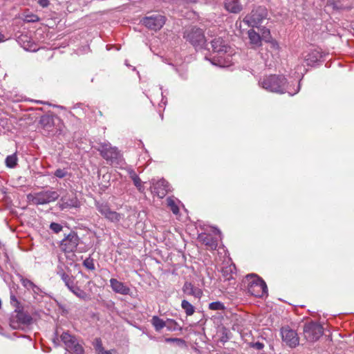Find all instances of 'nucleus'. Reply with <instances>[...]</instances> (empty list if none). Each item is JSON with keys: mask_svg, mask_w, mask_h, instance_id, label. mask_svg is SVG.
<instances>
[{"mask_svg": "<svg viewBox=\"0 0 354 354\" xmlns=\"http://www.w3.org/2000/svg\"><path fill=\"white\" fill-rule=\"evenodd\" d=\"M261 87L268 91L277 93H284L286 91L288 81L281 75H270L265 76L260 82Z\"/></svg>", "mask_w": 354, "mask_h": 354, "instance_id": "1", "label": "nucleus"}, {"mask_svg": "<svg viewBox=\"0 0 354 354\" xmlns=\"http://www.w3.org/2000/svg\"><path fill=\"white\" fill-rule=\"evenodd\" d=\"M243 283L246 285L248 293L256 297H261L267 292L266 282L257 274H248Z\"/></svg>", "mask_w": 354, "mask_h": 354, "instance_id": "2", "label": "nucleus"}, {"mask_svg": "<svg viewBox=\"0 0 354 354\" xmlns=\"http://www.w3.org/2000/svg\"><path fill=\"white\" fill-rule=\"evenodd\" d=\"M96 149L100 152L101 156L111 164L118 163L121 158V153L118 149L112 147L109 142H101L98 144Z\"/></svg>", "mask_w": 354, "mask_h": 354, "instance_id": "3", "label": "nucleus"}, {"mask_svg": "<svg viewBox=\"0 0 354 354\" xmlns=\"http://www.w3.org/2000/svg\"><path fill=\"white\" fill-rule=\"evenodd\" d=\"M59 196V194L55 191L47 190L35 194H30L27 198L30 203L33 205H44L55 201Z\"/></svg>", "mask_w": 354, "mask_h": 354, "instance_id": "4", "label": "nucleus"}, {"mask_svg": "<svg viewBox=\"0 0 354 354\" xmlns=\"http://www.w3.org/2000/svg\"><path fill=\"white\" fill-rule=\"evenodd\" d=\"M267 10L265 8L259 6L254 8L243 19V22L249 27H257L267 17Z\"/></svg>", "mask_w": 354, "mask_h": 354, "instance_id": "5", "label": "nucleus"}, {"mask_svg": "<svg viewBox=\"0 0 354 354\" xmlns=\"http://www.w3.org/2000/svg\"><path fill=\"white\" fill-rule=\"evenodd\" d=\"M323 334L322 326L315 322H309L304 326V337L308 341L314 342Z\"/></svg>", "mask_w": 354, "mask_h": 354, "instance_id": "6", "label": "nucleus"}, {"mask_svg": "<svg viewBox=\"0 0 354 354\" xmlns=\"http://www.w3.org/2000/svg\"><path fill=\"white\" fill-rule=\"evenodd\" d=\"M80 243V238L77 233L71 232L60 242V250L64 253L74 252Z\"/></svg>", "mask_w": 354, "mask_h": 354, "instance_id": "7", "label": "nucleus"}, {"mask_svg": "<svg viewBox=\"0 0 354 354\" xmlns=\"http://www.w3.org/2000/svg\"><path fill=\"white\" fill-rule=\"evenodd\" d=\"M184 38L193 46H197L205 43V37L202 29L192 27L184 32Z\"/></svg>", "mask_w": 354, "mask_h": 354, "instance_id": "8", "label": "nucleus"}, {"mask_svg": "<svg viewBox=\"0 0 354 354\" xmlns=\"http://www.w3.org/2000/svg\"><path fill=\"white\" fill-rule=\"evenodd\" d=\"M141 21L148 29L157 31L164 26L166 18L162 15L156 14L144 17Z\"/></svg>", "mask_w": 354, "mask_h": 354, "instance_id": "9", "label": "nucleus"}, {"mask_svg": "<svg viewBox=\"0 0 354 354\" xmlns=\"http://www.w3.org/2000/svg\"><path fill=\"white\" fill-rule=\"evenodd\" d=\"M281 335L283 342L290 348H295L299 344V337L297 333L289 326L281 328Z\"/></svg>", "mask_w": 354, "mask_h": 354, "instance_id": "10", "label": "nucleus"}, {"mask_svg": "<svg viewBox=\"0 0 354 354\" xmlns=\"http://www.w3.org/2000/svg\"><path fill=\"white\" fill-rule=\"evenodd\" d=\"M60 337L67 350L73 351L76 354L84 353L82 346L77 342V339L74 336L65 332L61 335Z\"/></svg>", "mask_w": 354, "mask_h": 354, "instance_id": "11", "label": "nucleus"}, {"mask_svg": "<svg viewBox=\"0 0 354 354\" xmlns=\"http://www.w3.org/2000/svg\"><path fill=\"white\" fill-rule=\"evenodd\" d=\"M96 207L98 212L111 222L118 223L122 218V215L115 211L111 210L107 204L97 203Z\"/></svg>", "mask_w": 354, "mask_h": 354, "instance_id": "12", "label": "nucleus"}, {"mask_svg": "<svg viewBox=\"0 0 354 354\" xmlns=\"http://www.w3.org/2000/svg\"><path fill=\"white\" fill-rule=\"evenodd\" d=\"M96 207L98 212L111 222L118 223L122 218V215L115 211L111 210L107 204L97 203Z\"/></svg>", "mask_w": 354, "mask_h": 354, "instance_id": "13", "label": "nucleus"}, {"mask_svg": "<svg viewBox=\"0 0 354 354\" xmlns=\"http://www.w3.org/2000/svg\"><path fill=\"white\" fill-rule=\"evenodd\" d=\"M32 318L27 313L23 310H16V315L12 317L10 320V325L12 328H17L19 325H29L32 323Z\"/></svg>", "mask_w": 354, "mask_h": 354, "instance_id": "14", "label": "nucleus"}, {"mask_svg": "<svg viewBox=\"0 0 354 354\" xmlns=\"http://www.w3.org/2000/svg\"><path fill=\"white\" fill-rule=\"evenodd\" d=\"M198 241L204 245L207 250L213 251L218 247V240L212 234L209 233H201L198 236Z\"/></svg>", "mask_w": 354, "mask_h": 354, "instance_id": "15", "label": "nucleus"}, {"mask_svg": "<svg viewBox=\"0 0 354 354\" xmlns=\"http://www.w3.org/2000/svg\"><path fill=\"white\" fill-rule=\"evenodd\" d=\"M168 192V183L164 180H159L153 183V192L160 198H164Z\"/></svg>", "mask_w": 354, "mask_h": 354, "instance_id": "16", "label": "nucleus"}, {"mask_svg": "<svg viewBox=\"0 0 354 354\" xmlns=\"http://www.w3.org/2000/svg\"><path fill=\"white\" fill-rule=\"evenodd\" d=\"M223 6L227 12L233 14H239L243 9L240 0H224Z\"/></svg>", "mask_w": 354, "mask_h": 354, "instance_id": "17", "label": "nucleus"}, {"mask_svg": "<svg viewBox=\"0 0 354 354\" xmlns=\"http://www.w3.org/2000/svg\"><path fill=\"white\" fill-rule=\"evenodd\" d=\"M110 286L115 292L120 295H129L131 292L128 286L116 279L112 278L110 279Z\"/></svg>", "mask_w": 354, "mask_h": 354, "instance_id": "18", "label": "nucleus"}, {"mask_svg": "<svg viewBox=\"0 0 354 354\" xmlns=\"http://www.w3.org/2000/svg\"><path fill=\"white\" fill-rule=\"evenodd\" d=\"M211 44L213 51L219 54L227 53L230 48V46L221 37L214 39Z\"/></svg>", "mask_w": 354, "mask_h": 354, "instance_id": "19", "label": "nucleus"}, {"mask_svg": "<svg viewBox=\"0 0 354 354\" xmlns=\"http://www.w3.org/2000/svg\"><path fill=\"white\" fill-rule=\"evenodd\" d=\"M183 291L185 294L194 296L196 298H200L203 295V292L200 288L195 287L189 282H185L184 283Z\"/></svg>", "mask_w": 354, "mask_h": 354, "instance_id": "20", "label": "nucleus"}, {"mask_svg": "<svg viewBox=\"0 0 354 354\" xmlns=\"http://www.w3.org/2000/svg\"><path fill=\"white\" fill-rule=\"evenodd\" d=\"M322 57V53L317 49H313L304 56V59L307 62L308 65H312L317 62Z\"/></svg>", "mask_w": 354, "mask_h": 354, "instance_id": "21", "label": "nucleus"}, {"mask_svg": "<svg viewBox=\"0 0 354 354\" xmlns=\"http://www.w3.org/2000/svg\"><path fill=\"white\" fill-rule=\"evenodd\" d=\"M128 174L130 178L133 180L134 185L137 187L140 192H143L145 190V187L142 185V182L138 174L136 173L134 170L132 169H129L127 170Z\"/></svg>", "mask_w": 354, "mask_h": 354, "instance_id": "22", "label": "nucleus"}, {"mask_svg": "<svg viewBox=\"0 0 354 354\" xmlns=\"http://www.w3.org/2000/svg\"><path fill=\"white\" fill-rule=\"evenodd\" d=\"M235 266L234 265H228L222 268V276L226 281H230L234 278Z\"/></svg>", "mask_w": 354, "mask_h": 354, "instance_id": "23", "label": "nucleus"}, {"mask_svg": "<svg viewBox=\"0 0 354 354\" xmlns=\"http://www.w3.org/2000/svg\"><path fill=\"white\" fill-rule=\"evenodd\" d=\"M57 274L63 280L66 286H67L68 289H71L73 286V277L66 274L63 269L59 270L57 272Z\"/></svg>", "mask_w": 354, "mask_h": 354, "instance_id": "24", "label": "nucleus"}, {"mask_svg": "<svg viewBox=\"0 0 354 354\" xmlns=\"http://www.w3.org/2000/svg\"><path fill=\"white\" fill-rule=\"evenodd\" d=\"M248 37L252 44L256 46L261 45V38L259 33L256 32L253 29L248 30Z\"/></svg>", "mask_w": 354, "mask_h": 354, "instance_id": "25", "label": "nucleus"}, {"mask_svg": "<svg viewBox=\"0 0 354 354\" xmlns=\"http://www.w3.org/2000/svg\"><path fill=\"white\" fill-rule=\"evenodd\" d=\"M151 322L156 331H160L167 326L165 322L163 319L156 315L152 317Z\"/></svg>", "mask_w": 354, "mask_h": 354, "instance_id": "26", "label": "nucleus"}, {"mask_svg": "<svg viewBox=\"0 0 354 354\" xmlns=\"http://www.w3.org/2000/svg\"><path fill=\"white\" fill-rule=\"evenodd\" d=\"M181 307L185 310L187 316L192 315L195 312L194 307L193 306V305L185 299L182 301Z\"/></svg>", "mask_w": 354, "mask_h": 354, "instance_id": "27", "label": "nucleus"}, {"mask_svg": "<svg viewBox=\"0 0 354 354\" xmlns=\"http://www.w3.org/2000/svg\"><path fill=\"white\" fill-rule=\"evenodd\" d=\"M21 283L24 287L27 288L28 290H32L35 292H37V290H39V288L30 280L26 278H21Z\"/></svg>", "mask_w": 354, "mask_h": 354, "instance_id": "28", "label": "nucleus"}, {"mask_svg": "<svg viewBox=\"0 0 354 354\" xmlns=\"http://www.w3.org/2000/svg\"><path fill=\"white\" fill-rule=\"evenodd\" d=\"M17 156L16 153L8 156L5 162L8 167L14 168L17 165Z\"/></svg>", "mask_w": 354, "mask_h": 354, "instance_id": "29", "label": "nucleus"}, {"mask_svg": "<svg viewBox=\"0 0 354 354\" xmlns=\"http://www.w3.org/2000/svg\"><path fill=\"white\" fill-rule=\"evenodd\" d=\"M167 205L173 212V214L177 215L179 213V208L174 199L171 198H167Z\"/></svg>", "mask_w": 354, "mask_h": 354, "instance_id": "30", "label": "nucleus"}, {"mask_svg": "<svg viewBox=\"0 0 354 354\" xmlns=\"http://www.w3.org/2000/svg\"><path fill=\"white\" fill-rule=\"evenodd\" d=\"M75 295H76L77 297H80V298H82V299H85L86 297V293L81 290L80 288L78 287H75L74 286H72L71 289H69Z\"/></svg>", "mask_w": 354, "mask_h": 354, "instance_id": "31", "label": "nucleus"}, {"mask_svg": "<svg viewBox=\"0 0 354 354\" xmlns=\"http://www.w3.org/2000/svg\"><path fill=\"white\" fill-rule=\"evenodd\" d=\"M209 308L212 310H224L225 306L221 301H214L209 304Z\"/></svg>", "mask_w": 354, "mask_h": 354, "instance_id": "32", "label": "nucleus"}, {"mask_svg": "<svg viewBox=\"0 0 354 354\" xmlns=\"http://www.w3.org/2000/svg\"><path fill=\"white\" fill-rule=\"evenodd\" d=\"M83 265L88 270H95V265H94V262H93V259L88 257V258H86L84 262H83Z\"/></svg>", "mask_w": 354, "mask_h": 354, "instance_id": "33", "label": "nucleus"}, {"mask_svg": "<svg viewBox=\"0 0 354 354\" xmlns=\"http://www.w3.org/2000/svg\"><path fill=\"white\" fill-rule=\"evenodd\" d=\"M63 227L57 223H51L50 225V229L55 233H59L62 230Z\"/></svg>", "mask_w": 354, "mask_h": 354, "instance_id": "34", "label": "nucleus"}, {"mask_svg": "<svg viewBox=\"0 0 354 354\" xmlns=\"http://www.w3.org/2000/svg\"><path fill=\"white\" fill-rule=\"evenodd\" d=\"M166 342H176L178 346H183L185 344V340L180 338H166Z\"/></svg>", "mask_w": 354, "mask_h": 354, "instance_id": "35", "label": "nucleus"}, {"mask_svg": "<svg viewBox=\"0 0 354 354\" xmlns=\"http://www.w3.org/2000/svg\"><path fill=\"white\" fill-rule=\"evenodd\" d=\"M95 348L99 354L104 350L102 341L100 338L95 339Z\"/></svg>", "mask_w": 354, "mask_h": 354, "instance_id": "36", "label": "nucleus"}, {"mask_svg": "<svg viewBox=\"0 0 354 354\" xmlns=\"http://www.w3.org/2000/svg\"><path fill=\"white\" fill-rule=\"evenodd\" d=\"M54 175L57 178H63L67 175V171L65 169H57Z\"/></svg>", "mask_w": 354, "mask_h": 354, "instance_id": "37", "label": "nucleus"}, {"mask_svg": "<svg viewBox=\"0 0 354 354\" xmlns=\"http://www.w3.org/2000/svg\"><path fill=\"white\" fill-rule=\"evenodd\" d=\"M38 3L41 7L46 8L49 5V0H39Z\"/></svg>", "mask_w": 354, "mask_h": 354, "instance_id": "38", "label": "nucleus"}, {"mask_svg": "<svg viewBox=\"0 0 354 354\" xmlns=\"http://www.w3.org/2000/svg\"><path fill=\"white\" fill-rule=\"evenodd\" d=\"M327 5L328 6L333 7V8H337V9L339 8L337 5V2L334 0H328L327 2Z\"/></svg>", "mask_w": 354, "mask_h": 354, "instance_id": "39", "label": "nucleus"}, {"mask_svg": "<svg viewBox=\"0 0 354 354\" xmlns=\"http://www.w3.org/2000/svg\"><path fill=\"white\" fill-rule=\"evenodd\" d=\"M262 35L265 38H269L270 37V32L269 29L263 28L262 31Z\"/></svg>", "mask_w": 354, "mask_h": 354, "instance_id": "40", "label": "nucleus"}, {"mask_svg": "<svg viewBox=\"0 0 354 354\" xmlns=\"http://www.w3.org/2000/svg\"><path fill=\"white\" fill-rule=\"evenodd\" d=\"M39 19L37 15H32L30 17V19H27V21L34 22V21H38Z\"/></svg>", "mask_w": 354, "mask_h": 354, "instance_id": "41", "label": "nucleus"}, {"mask_svg": "<svg viewBox=\"0 0 354 354\" xmlns=\"http://www.w3.org/2000/svg\"><path fill=\"white\" fill-rule=\"evenodd\" d=\"M10 300H11V302H15V303H16V304H19L17 299L16 298V297L15 295H11Z\"/></svg>", "mask_w": 354, "mask_h": 354, "instance_id": "42", "label": "nucleus"}, {"mask_svg": "<svg viewBox=\"0 0 354 354\" xmlns=\"http://www.w3.org/2000/svg\"><path fill=\"white\" fill-rule=\"evenodd\" d=\"M255 347L257 348V349H262L263 348V344L262 343H260V342H257L255 344Z\"/></svg>", "mask_w": 354, "mask_h": 354, "instance_id": "43", "label": "nucleus"}, {"mask_svg": "<svg viewBox=\"0 0 354 354\" xmlns=\"http://www.w3.org/2000/svg\"><path fill=\"white\" fill-rule=\"evenodd\" d=\"M213 232H214V233L215 234H217L218 236H221V231H220L218 229H217V228H214Z\"/></svg>", "mask_w": 354, "mask_h": 354, "instance_id": "44", "label": "nucleus"}, {"mask_svg": "<svg viewBox=\"0 0 354 354\" xmlns=\"http://www.w3.org/2000/svg\"><path fill=\"white\" fill-rule=\"evenodd\" d=\"M5 41V36L0 32V42Z\"/></svg>", "mask_w": 354, "mask_h": 354, "instance_id": "45", "label": "nucleus"}, {"mask_svg": "<svg viewBox=\"0 0 354 354\" xmlns=\"http://www.w3.org/2000/svg\"><path fill=\"white\" fill-rule=\"evenodd\" d=\"M100 354H113L111 351H105L104 350L102 352L100 353Z\"/></svg>", "mask_w": 354, "mask_h": 354, "instance_id": "46", "label": "nucleus"}, {"mask_svg": "<svg viewBox=\"0 0 354 354\" xmlns=\"http://www.w3.org/2000/svg\"><path fill=\"white\" fill-rule=\"evenodd\" d=\"M169 322H170L171 324H172V325H174V326L177 325L176 322H175L174 320L171 319V320H169Z\"/></svg>", "mask_w": 354, "mask_h": 354, "instance_id": "47", "label": "nucleus"}]
</instances>
